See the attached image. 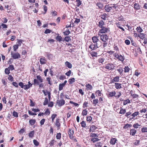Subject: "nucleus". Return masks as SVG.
<instances>
[{
  "instance_id": "1",
  "label": "nucleus",
  "mask_w": 147,
  "mask_h": 147,
  "mask_svg": "<svg viewBox=\"0 0 147 147\" xmlns=\"http://www.w3.org/2000/svg\"><path fill=\"white\" fill-rule=\"evenodd\" d=\"M113 48L114 51L116 52L113 54L114 57L121 62L123 61L124 60L123 57L121 54H119V49L117 44H114Z\"/></svg>"
},
{
  "instance_id": "40",
  "label": "nucleus",
  "mask_w": 147,
  "mask_h": 147,
  "mask_svg": "<svg viewBox=\"0 0 147 147\" xmlns=\"http://www.w3.org/2000/svg\"><path fill=\"white\" fill-rule=\"evenodd\" d=\"M102 145V143L101 142H98L95 144V146L96 147H101Z\"/></svg>"
},
{
  "instance_id": "42",
  "label": "nucleus",
  "mask_w": 147,
  "mask_h": 147,
  "mask_svg": "<svg viewBox=\"0 0 147 147\" xmlns=\"http://www.w3.org/2000/svg\"><path fill=\"white\" fill-rule=\"evenodd\" d=\"M98 137V136L96 134L94 133H91L90 134V137L92 138H97Z\"/></svg>"
},
{
  "instance_id": "59",
  "label": "nucleus",
  "mask_w": 147,
  "mask_h": 147,
  "mask_svg": "<svg viewBox=\"0 0 147 147\" xmlns=\"http://www.w3.org/2000/svg\"><path fill=\"white\" fill-rule=\"evenodd\" d=\"M92 119V118L91 116H87L86 117V120L87 121L90 122Z\"/></svg>"
},
{
  "instance_id": "4",
  "label": "nucleus",
  "mask_w": 147,
  "mask_h": 147,
  "mask_svg": "<svg viewBox=\"0 0 147 147\" xmlns=\"http://www.w3.org/2000/svg\"><path fill=\"white\" fill-rule=\"evenodd\" d=\"M119 22H116L115 24L116 26L118 28L121 29L123 31H125V29L121 26H124V23L122 22V21L123 20V18H122L121 19H119Z\"/></svg>"
},
{
  "instance_id": "29",
  "label": "nucleus",
  "mask_w": 147,
  "mask_h": 147,
  "mask_svg": "<svg viewBox=\"0 0 147 147\" xmlns=\"http://www.w3.org/2000/svg\"><path fill=\"white\" fill-rule=\"evenodd\" d=\"M35 132L34 131H31L28 134V136L31 138L34 137Z\"/></svg>"
},
{
  "instance_id": "30",
  "label": "nucleus",
  "mask_w": 147,
  "mask_h": 147,
  "mask_svg": "<svg viewBox=\"0 0 147 147\" xmlns=\"http://www.w3.org/2000/svg\"><path fill=\"white\" fill-rule=\"evenodd\" d=\"M92 57H97V53L96 52L92 51L90 53Z\"/></svg>"
},
{
  "instance_id": "27",
  "label": "nucleus",
  "mask_w": 147,
  "mask_h": 147,
  "mask_svg": "<svg viewBox=\"0 0 147 147\" xmlns=\"http://www.w3.org/2000/svg\"><path fill=\"white\" fill-rule=\"evenodd\" d=\"M140 5L138 3H135L134 4V8L135 9H139L140 8Z\"/></svg>"
},
{
  "instance_id": "8",
  "label": "nucleus",
  "mask_w": 147,
  "mask_h": 147,
  "mask_svg": "<svg viewBox=\"0 0 147 147\" xmlns=\"http://www.w3.org/2000/svg\"><path fill=\"white\" fill-rule=\"evenodd\" d=\"M89 48L91 51L96 50V49L98 48L97 44H93V43L91 42V44L89 46Z\"/></svg>"
},
{
  "instance_id": "60",
  "label": "nucleus",
  "mask_w": 147,
  "mask_h": 147,
  "mask_svg": "<svg viewBox=\"0 0 147 147\" xmlns=\"http://www.w3.org/2000/svg\"><path fill=\"white\" fill-rule=\"evenodd\" d=\"M57 115L56 114H53L51 116V118L52 119V122H54V121L55 118L57 117Z\"/></svg>"
},
{
  "instance_id": "54",
  "label": "nucleus",
  "mask_w": 147,
  "mask_h": 147,
  "mask_svg": "<svg viewBox=\"0 0 147 147\" xmlns=\"http://www.w3.org/2000/svg\"><path fill=\"white\" fill-rule=\"evenodd\" d=\"M56 138L57 139L60 140L61 138V133H57L56 134Z\"/></svg>"
},
{
  "instance_id": "9",
  "label": "nucleus",
  "mask_w": 147,
  "mask_h": 147,
  "mask_svg": "<svg viewBox=\"0 0 147 147\" xmlns=\"http://www.w3.org/2000/svg\"><path fill=\"white\" fill-rule=\"evenodd\" d=\"M11 55L12 56L13 58L15 59L20 58V54L18 52L13 53L11 51Z\"/></svg>"
},
{
  "instance_id": "31",
  "label": "nucleus",
  "mask_w": 147,
  "mask_h": 147,
  "mask_svg": "<svg viewBox=\"0 0 147 147\" xmlns=\"http://www.w3.org/2000/svg\"><path fill=\"white\" fill-rule=\"evenodd\" d=\"M100 140V139L97 138H91L90 139L91 141L93 143H95L96 142Z\"/></svg>"
},
{
  "instance_id": "2",
  "label": "nucleus",
  "mask_w": 147,
  "mask_h": 147,
  "mask_svg": "<svg viewBox=\"0 0 147 147\" xmlns=\"http://www.w3.org/2000/svg\"><path fill=\"white\" fill-rule=\"evenodd\" d=\"M98 31V34H106L110 32V28L108 26H106L100 28Z\"/></svg>"
},
{
  "instance_id": "26",
  "label": "nucleus",
  "mask_w": 147,
  "mask_h": 147,
  "mask_svg": "<svg viewBox=\"0 0 147 147\" xmlns=\"http://www.w3.org/2000/svg\"><path fill=\"white\" fill-rule=\"evenodd\" d=\"M115 88L117 89H120L122 88L121 86V84L120 83H115Z\"/></svg>"
},
{
  "instance_id": "17",
  "label": "nucleus",
  "mask_w": 147,
  "mask_h": 147,
  "mask_svg": "<svg viewBox=\"0 0 147 147\" xmlns=\"http://www.w3.org/2000/svg\"><path fill=\"white\" fill-rule=\"evenodd\" d=\"M97 128V127L95 125H93L90 126L89 130V132H94L95 130Z\"/></svg>"
},
{
  "instance_id": "23",
  "label": "nucleus",
  "mask_w": 147,
  "mask_h": 147,
  "mask_svg": "<svg viewBox=\"0 0 147 147\" xmlns=\"http://www.w3.org/2000/svg\"><path fill=\"white\" fill-rule=\"evenodd\" d=\"M117 141V139L115 138H112L110 141V144H111L114 145Z\"/></svg>"
},
{
  "instance_id": "62",
  "label": "nucleus",
  "mask_w": 147,
  "mask_h": 147,
  "mask_svg": "<svg viewBox=\"0 0 147 147\" xmlns=\"http://www.w3.org/2000/svg\"><path fill=\"white\" fill-rule=\"evenodd\" d=\"M10 69H9L8 68H6L5 71V74L7 75L9 74L10 73Z\"/></svg>"
},
{
  "instance_id": "43",
  "label": "nucleus",
  "mask_w": 147,
  "mask_h": 147,
  "mask_svg": "<svg viewBox=\"0 0 147 147\" xmlns=\"http://www.w3.org/2000/svg\"><path fill=\"white\" fill-rule=\"evenodd\" d=\"M36 78L40 82H42L43 81V79L41 77L40 75H38L36 76Z\"/></svg>"
},
{
  "instance_id": "44",
  "label": "nucleus",
  "mask_w": 147,
  "mask_h": 147,
  "mask_svg": "<svg viewBox=\"0 0 147 147\" xmlns=\"http://www.w3.org/2000/svg\"><path fill=\"white\" fill-rule=\"evenodd\" d=\"M75 81V79L74 78H70L68 80V82L69 84H72Z\"/></svg>"
},
{
  "instance_id": "28",
  "label": "nucleus",
  "mask_w": 147,
  "mask_h": 147,
  "mask_svg": "<svg viewBox=\"0 0 147 147\" xmlns=\"http://www.w3.org/2000/svg\"><path fill=\"white\" fill-rule=\"evenodd\" d=\"M36 121V120L35 119H31L29 120V123L31 125H33L34 124Z\"/></svg>"
},
{
  "instance_id": "39",
  "label": "nucleus",
  "mask_w": 147,
  "mask_h": 147,
  "mask_svg": "<svg viewBox=\"0 0 147 147\" xmlns=\"http://www.w3.org/2000/svg\"><path fill=\"white\" fill-rule=\"evenodd\" d=\"M23 41H24L22 40L18 39V41L17 42L16 44L18 45L19 46H20L21 45Z\"/></svg>"
},
{
  "instance_id": "49",
  "label": "nucleus",
  "mask_w": 147,
  "mask_h": 147,
  "mask_svg": "<svg viewBox=\"0 0 147 147\" xmlns=\"http://www.w3.org/2000/svg\"><path fill=\"white\" fill-rule=\"evenodd\" d=\"M126 110L125 109H123L122 108L120 109V110L119 112V114H124L125 113Z\"/></svg>"
},
{
  "instance_id": "18",
  "label": "nucleus",
  "mask_w": 147,
  "mask_h": 147,
  "mask_svg": "<svg viewBox=\"0 0 147 147\" xmlns=\"http://www.w3.org/2000/svg\"><path fill=\"white\" fill-rule=\"evenodd\" d=\"M108 94L107 96L108 97H112L114 96H115L116 94V93L115 91L113 90L112 92H108Z\"/></svg>"
},
{
  "instance_id": "13",
  "label": "nucleus",
  "mask_w": 147,
  "mask_h": 147,
  "mask_svg": "<svg viewBox=\"0 0 147 147\" xmlns=\"http://www.w3.org/2000/svg\"><path fill=\"white\" fill-rule=\"evenodd\" d=\"M60 120L59 119H57L55 123V125L57 126V130L60 129L61 128V123Z\"/></svg>"
},
{
  "instance_id": "3",
  "label": "nucleus",
  "mask_w": 147,
  "mask_h": 147,
  "mask_svg": "<svg viewBox=\"0 0 147 147\" xmlns=\"http://www.w3.org/2000/svg\"><path fill=\"white\" fill-rule=\"evenodd\" d=\"M28 84L24 85L22 82H20L18 84L21 88H24V90H26L32 87V84L31 83L30 81L28 82Z\"/></svg>"
},
{
  "instance_id": "22",
  "label": "nucleus",
  "mask_w": 147,
  "mask_h": 147,
  "mask_svg": "<svg viewBox=\"0 0 147 147\" xmlns=\"http://www.w3.org/2000/svg\"><path fill=\"white\" fill-rule=\"evenodd\" d=\"M55 38L57 41H58L59 42H61V41H63V38L61 36H59V34L58 36L56 37Z\"/></svg>"
},
{
  "instance_id": "32",
  "label": "nucleus",
  "mask_w": 147,
  "mask_h": 147,
  "mask_svg": "<svg viewBox=\"0 0 147 147\" xmlns=\"http://www.w3.org/2000/svg\"><path fill=\"white\" fill-rule=\"evenodd\" d=\"M76 6L79 7L82 4V1L80 0H76Z\"/></svg>"
},
{
  "instance_id": "37",
  "label": "nucleus",
  "mask_w": 147,
  "mask_h": 147,
  "mask_svg": "<svg viewBox=\"0 0 147 147\" xmlns=\"http://www.w3.org/2000/svg\"><path fill=\"white\" fill-rule=\"evenodd\" d=\"M70 33V31L68 29H67L66 30L63 32L64 35L65 36L68 35Z\"/></svg>"
},
{
  "instance_id": "35",
  "label": "nucleus",
  "mask_w": 147,
  "mask_h": 147,
  "mask_svg": "<svg viewBox=\"0 0 147 147\" xmlns=\"http://www.w3.org/2000/svg\"><path fill=\"white\" fill-rule=\"evenodd\" d=\"M124 69V72L125 73L128 72L130 70V68L128 66H125Z\"/></svg>"
},
{
  "instance_id": "38",
  "label": "nucleus",
  "mask_w": 147,
  "mask_h": 147,
  "mask_svg": "<svg viewBox=\"0 0 147 147\" xmlns=\"http://www.w3.org/2000/svg\"><path fill=\"white\" fill-rule=\"evenodd\" d=\"M98 100L97 98L94 99L93 100L92 104L94 106H96L98 104Z\"/></svg>"
},
{
  "instance_id": "34",
  "label": "nucleus",
  "mask_w": 147,
  "mask_h": 147,
  "mask_svg": "<svg viewBox=\"0 0 147 147\" xmlns=\"http://www.w3.org/2000/svg\"><path fill=\"white\" fill-rule=\"evenodd\" d=\"M87 113L88 111L87 110V109H86L82 111V114L83 116H84L87 115Z\"/></svg>"
},
{
  "instance_id": "11",
  "label": "nucleus",
  "mask_w": 147,
  "mask_h": 147,
  "mask_svg": "<svg viewBox=\"0 0 147 147\" xmlns=\"http://www.w3.org/2000/svg\"><path fill=\"white\" fill-rule=\"evenodd\" d=\"M105 23L102 20H100L98 22V24H97L98 26L100 28L105 26Z\"/></svg>"
},
{
  "instance_id": "16",
  "label": "nucleus",
  "mask_w": 147,
  "mask_h": 147,
  "mask_svg": "<svg viewBox=\"0 0 147 147\" xmlns=\"http://www.w3.org/2000/svg\"><path fill=\"white\" fill-rule=\"evenodd\" d=\"M46 61L47 60L46 58L44 57H42L40 59V63L42 65L45 64L46 63Z\"/></svg>"
},
{
  "instance_id": "48",
  "label": "nucleus",
  "mask_w": 147,
  "mask_h": 147,
  "mask_svg": "<svg viewBox=\"0 0 147 147\" xmlns=\"http://www.w3.org/2000/svg\"><path fill=\"white\" fill-rule=\"evenodd\" d=\"M141 131L142 133L147 132V127H143L141 128Z\"/></svg>"
},
{
  "instance_id": "57",
  "label": "nucleus",
  "mask_w": 147,
  "mask_h": 147,
  "mask_svg": "<svg viewBox=\"0 0 147 147\" xmlns=\"http://www.w3.org/2000/svg\"><path fill=\"white\" fill-rule=\"evenodd\" d=\"M33 142L34 144L36 146H38L39 144V142L36 140H34Z\"/></svg>"
},
{
  "instance_id": "21",
  "label": "nucleus",
  "mask_w": 147,
  "mask_h": 147,
  "mask_svg": "<svg viewBox=\"0 0 147 147\" xmlns=\"http://www.w3.org/2000/svg\"><path fill=\"white\" fill-rule=\"evenodd\" d=\"M137 132L136 130L135 129H131L130 131V134L132 136H134Z\"/></svg>"
},
{
  "instance_id": "6",
  "label": "nucleus",
  "mask_w": 147,
  "mask_h": 147,
  "mask_svg": "<svg viewBox=\"0 0 147 147\" xmlns=\"http://www.w3.org/2000/svg\"><path fill=\"white\" fill-rule=\"evenodd\" d=\"M100 37V39L102 42L107 41L108 39V36L106 34H102L100 35V34H98Z\"/></svg>"
},
{
  "instance_id": "63",
  "label": "nucleus",
  "mask_w": 147,
  "mask_h": 147,
  "mask_svg": "<svg viewBox=\"0 0 147 147\" xmlns=\"http://www.w3.org/2000/svg\"><path fill=\"white\" fill-rule=\"evenodd\" d=\"M55 142L54 139L51 140L50 142L49 143V144L50 146H52L54 145V142Z\"/></svg>"
},
{
  "instance_id": "41",
  "label": "nucleus",
  "mask_w": 147,
  "mask_h": 147,
  "mask_svg": "<svg viewBox=\"0 0 147 147\" xmlns=\"http://www.w3.org/2000/svg\"><path fill=\"white\" fill-rule=\"evenodd\" d=\"M105 59L103 57L100 58L98 60V61L99 63H101L102 64H103V63L105 61Z\"/></svg>"
},
{
  "instance_id": "56",
  "label": "nucleus",
  "mask_w": 147,
  "mask_h": 147,
  "mask_svg": "<svg viewBox=\"0 0 147 147\" xmlns=\"http://www.w3.org/2000/svg\"><path fill=\"white\" fill-rule=\"evenodd\" d=\"M49 102V100L47 98H45V100L43 103L44 105H46L48 104Z\"/></svg>"
},
{
  "instance_id": "14",
  "label": "nucleus",
  "mask_w": 147,
  "mask_h": 147,
  "mask_svg": "<svg viewBox=\"0 0 147 147\" xmlns=\"http://www.w3.org/2000/svg\"><path fill=\"white\" fill-rule=\"evenodd\" d=\"M92 40L94 44H97V42L99 41L98 37L95 36H93L92 38Z\"/></svg>"
},
{
  "instance_id": "47",
  "label": "nucleus",
  "mask_w": 147,
  "mask_h": 147,
  "mask_svg": "<svg viewBox=\"0 0 147 147\" xmlns=\"http://www.w3.org/2000/svg\"><path fill=\"white\" fill-rule=\"evenodd\" d=\"M107 45L108 43L107 41L102 42V47L103 48H104L107 46Z\"/></svg>"
},
{
  "instance_id": "7",
  "label": "nucleus",
  "mask_w": 147,
  "mask_h": 147,
  "mask_svg": "<svg viewBox=\"0 0 147 147\" xmlns=\"http://www.w3.org/2000/svg\"><path fill=\"white\" fill-rule=\"evenodd\" d=\"M68 133L70 138L71 140L73 139L74 138L73 135L74 134L73 129L72 128H69L68 131Z\"/></svg>"
},
{
  "instance_id": "20",
  "label": "nucleus",
  "mask_w": 147,
  "mask_h": 147,
  "mask_svg": "<svg viewBox=\"0 0 147 147\" xmlns=\"http://www.w3.org/2000/svg\"><path fill=\"white\" fill-rule=\"evenodd\" d=\"M119 77L116 76L114 77L111 81V83H114L115 82H118L119 81Z\"/></svg>"
},
{
  "instance_id": "33",
  "label": "nucleus",
  "mask_w": 147,
  "mask_h": 147,
  "mask_svg": "<svg viewBox=\"0 0 147 147\" xmlns=\"http://www.w3.org/2000/svg\"><path fill=\"white\" fill-rule=\"evenodd\" d=\"M47 56L49 60L52 59L53 58V55L49 53H47Z\"/></svg>"
},
{
  "instance_id": "45",
  "label": "nucleus",
  "mask_w": 147,
  "mask_h": 147,
  "mask_svg": "<svg viewBox=\"0 0 147 147\" xmlns=\"http://www.w3.org/2000/svg\"><path fill=\"white\" fill-rule=\"evenodd\" d=\"M139 114V112L138 111L135 112L131 115V116L133 117L131 119H133L134 117L137 116Z\"/></svg>"
},
{
  "instance_id": "55",
  "label": "nucleus",
  "mask_w": 147,
  "mask_h": 147,
  "mask_svg": "<svg viewBox=\"0 0 147 147\" xmlns=\"http://www.w3.org/2000/svg\"><path fill=\"white\" fill-rule=\"evenodd\" d=\"M44 113V115H49L50 114V111L48 109H46L45 112Z\"/></svg>"
},
{
  "instance_id": "36",
  "label": "nucleus",
  "mask_w": 147,
  "mask_h": 147,
  "mask_svg": "<svg viewBox=\"0 0 147 147\" xmlns=\"http://www.w3.org/2000/svg\"><path fill=\"white\" fill-rule=\"evenodd\" d=\"M71 40V39L70 38V37L69 36H66L64 39L63 40V41H65L66 42H68L69 41H70Z\"/></svg>"
},
{
  "instance_id": "24",
  "label": "nucleus",
  "mask_w": 147,
  "mask_h": 147,
  "mask_svg": "<svg viewBox=\"0 0 147 147\" xmlns=\"http://www.w3.org/2000/svg\"><path fill=\"white\" fill-rule=\"evenodd\" d=\"M65 65L66 67H68L69 68H71L72 67V65L68 61H67L65 63Z\"/></svg>"
},
{
  "instance_id": "50",
  "label": "nucleus",
  "mask_w": 147,
  "mask_h": 147,
  "mask_svg": "<svg viewBox=\"0 0 147 147\" xmlns=\"http://www.w3.org/2000/svg\"><path fill=\"white\" fill-rule=\"evenodd\" d=\"M130 96L132 97L133 99L137 98L139 97V96L138 94H131Z\"/></svg>"
},
{
  "instance_id": "53",
  "label": "nucleus",
  "mask_w": 147,
  "mask_h": 147,
  "mask_svg": "<svg viewBox=\"0 0 147 147\" xmlns=\"http://www.w3.org/2000/svg\"><path fill=\"white\" fill-rule=\"evenodd\" d=\"M138 37L140 38L143 39L145 38V35L144 34L140 33V34H138Z\"/></svg>"
},
{
  "instance_id": "64",
  "label": "nucleus",
  "mask_w": 147,
  "mask_h": 147,
  "mask_svg": "<svg viewBox=\"0 0 147 147\" xmlns=\"http://www.w3.org/2000/svg\"><path fill=\"white\" fill-rule=\"evenodd\" d=\"M64 86H63V84H62L61 83H60L59 84V91L61 90H63V87Z\"/></svg>"
},
{
  "instance_id": "15",
  "label": "nucleus",
  "mask_w": 147,
  "mask_h": 147,
  "mask_svg": "<svg viewBox=\"0 0 147 147\" xmlns=\"http://www.w3.org/2000/svg\"><path fill=\"white\" fill-rule=\"evenodd\" d=\"M100 17L102 19L104 20H105L107 19L108 18V16L106 13H104L102 14L100 16Z\"/></svg>"
},
{
  "instance_id": "46",
  "label": "nucleus",
  "mask_w": 147,
  "mask_h": 147,
  "mask_svg": "<svg viewBox=\"0 0 147 147\" xmlns=\"http://www.w3.org/2000/svg\"><path fill=\"white\" fill-rule=\"evenodd\" d=\"M81 126L83 127H86V123L85 121H82L81 123Z\"/></svg>"
},
{
  "instance_id": "10",
  "label": "nucleus",
  "mask_w": 147,
  "mask_h": 147,
  "mask_svg": "<svg viewBox=\"0 0 147 147\" xmlns=\"http://www.w3.org/2000/svg\"><path fill=\"white\" fill-rule=\"evenodd\" d=\"M65 103V101L63 99L61 100H57V104L59 107H61Z\"/></svg>"
},
{
  "instance_id": "5",
  "label": "nucleus",
  "mask_w": 147,
  "mask_h": 147,
  "mask_svg": "<svg viewBox=\"0 0 147 147\" xmlns=\"http://www.w3.org/2000/svg\"><path fill=\"white\" fill-rule=\"evenodd\" d=\"M115 66L113 63H109L105 65V69L110 70H112L115 69Z\"/></svg>"
},
{
  "instance_id": "61",
  "label": "nucleus",
  "mask_w": 147,
  "mask_h": 147,
  "mask_svg": "<svg viewBox=\"0 0 147 147\" xmlns=\"http://www.w3.org/2000/svg\"><path fill=\"white\" fill-rule=\"evenodd\" d=\"M126 26L127 27L128 29L127 30L129 31H132V28H133V26L130 25H129L128 24H127L126 25Z\"/></svg>"
},
{
  "instance_id": "52",
  "label": "nucleus",
  "mask_w": 147,
  "mask_h": 147,
  "mask_svg": "<svg viewBox=\"0 0 147 147\" xmlns=\"http://www.w3.org/2000/svg\"><path fill=\"white\" fill-rule=\"evenodd\" d=\"M130 102V101L129 99H127L126 100H124L123 102V104L124 105H125L128 103H129Z\"/></svg>"
},
{
  "instance_id": "12",
  "label": "nucleus",
  "mask_w": 147,
  "mask_h": 147,
  "mask_svg": "<svg viewBox=\"0 0 147 147\" xmlns=\"http://www.w3.org/2000/svg\"><path fill=\"white\" fill-rule=\"evenodd\" d=\"M114 6L111 7L109 5H106L104 7V9L107 12H109Z\"/></svg>"
},
{
  "instance_id": "51",
  "label": "nucleus",
  "mask_w": 147,
  "mask_h": 147,
  "mask_svg": "<svg viewBox=\"0 0 147 147\" xmlns=\"http://www.w3.org/2000/svg\"><path fill=\"white\" fill-rule=\"evenodd\" d=\"M51 78L50 77H47L46 78V80L48 82V83L50 85H52V82H51Z\"/></svg>"
},
{
  "instance_id": "19",
  "label": "nucleus",
  "mask_w": 147,
  "mask_h": 147,
  "mask_svg": "<svg viewBox=\"0 0 147 147\" xmlns=\"http://www.w3.org/2000/svg\"><path fill=\"white\" fill-rule=\"evenodd\" d=\"M96 5L97 6V8L99 9H102L103 7V4L101 2L97 3H96Z\"/></svg>"
},
{
  "instance_id": "25",
  "label": "nucleus",
  "mask_w": 147,
  "mask_h": 147,
  "mask_svg": "<svg viewBox=\"0 0 147 147\" xmlns=\"http://www.w3.org/2000/svg\"><path fill=\"white\" fill-rule=\"evenodd\" d=\"M86 87L87 90H91L93 88L91 84L88 83L86 84Z\"/></svg>"
},
{
  "instance_id": "58",
  "label": "nucleus",
  "mask_w": 147,
  "mask_h": 147,
  "mask_svg": "<svg viewBox=\"0 0 147 147\" xmlns=\"http://www.w3.org/2000/svg\"><path fill=\"white\" fill-rule=\"evenodd\" d=\"M8 76L7 78L9 80H10L11 82L13 81L14 78L11 75H9Z\"/></svg>"
}]
</instances>
